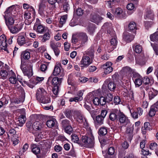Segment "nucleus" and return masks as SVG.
<instances>
[{
	"label": "nucleus",
	"instance_id": "f257e3e1",
	"mask_svg": "<svg viewBox=\"0 0 158 158\" xmlns=\"http://www.w3.org/2000/svg\"><path fill=\"white\" fill-rule=\"evenodd\" d=\"M109 118L112 121L118 120L120 124L125 125L130 122L127 117L119 109H112L109 114Z\"/></svg>",
	"mask_w": 158,
	"mask_h": 158
},
{
	"label": "nucleus",
	"instance_id": "f03ea898",
	"mask_svg": "<svg viewBox=\"0 0 158 158\" xmlns=\"http://www.w3.org/2000/svg\"><path fill=\"white\" fill-rule=\"evenodd\" d=\"M36 98L40 102L48 104L51 102V99L46 91L42 88H39L37 91Z\"/></svg>",
	"mask_w": 158,
	"mask_h": 158
},
{
	"label": "nucleus",
	"instance_id": "7ed1b4c3",
	"mask_svg": "<svg viewBox=\"0 0 158 158\" xmlns=\"http://www.w3.org/2000/svg\"><path fill=\"white\" fill-rule=\"evenodd\" d=\"M72 112H73L77 121L81 124L85 128H88V123L81 111L79 110H74L72 111Z\"/></svg>",
	"mask_w": 158,
	"mask_h": 158
},
{
	"label": "nucleus",
	"instance_id": "20e7f679",
	"mask_svg": "<svg viewBox=\"0 0 158 158\" xmlns=\"http://www.w3.org/2000/svg\"><path fill=\"white\" fill-rule=\"evenodd\" d=\"M32 130L35 131H38V132L34 133L35 136V141L36 142H38L40 139H42L43 137V136L42 135L39 131H41L42 126L41 123L38 121L35 122L32 125Z\"/></svg>",
	"mask_w": 158,
	"mask_h": 158
},
{
	"label": "nucleus",
	"instance_id": "39448f33",
	"mask_svg": "<svg viewBox=\"0 0 158 158\" xmlns=\"http://www.w3.org/2000/svg\"><path fill=\"white\" fill-rule=\"evenodd\" d=\"M90 132L91 133V130L90 129ZM81 140L82 142L84 143V145H85V146L91 148L94 146V138L91 133H90L89 137L86 135L82 136L81 138Z\"/></svg>",
	"mask_w": 158,
	"mask_h": 158
},
{
	"label": "nucleus",
	"instance_id": "423d86ee",
	"mask_svg": "<svg viewBox=\"0 0 158 158\" xmlns=\"http://www.w3.org/2000/svg\"><path fill=\"white\" fill-rule=\"evenodd\" d=\"M33 65L31 64H28L27 66L21 65V68L25 76H27L29 78L32 75Z\"/></svg>",
	"mask_w": 158,
	"mask_h": 158
},
{
	"label": "nucleus",
	"instance_id": "0eeeda50",
	"mask_svg": "<svg viewBox=\"0 0 158 158\" xmlns=\"http://www.w3.org/2000/svg\"><path fill=\"white\" fill-rule=\"evenodd\" d=\"M62 79V78H58L57 77H53V76L51 75L48 77L47 83L49 85L51 84L54 87H59L61 83Z\"/></svg>",
	"mask_w": 158,
	"mask_h": 158
},
{
	"label": "nucleus",
	"instance_id": "6e6552de",
	"mask_svg": "<svg viewBox=\"0 0 158 158\" xmlns=\"http://www.w3.org/2000/svg\"><path fill=\"white\" fill-rule=\"evenodd\" d=\"M114 31H113V35L112 36V38L110 41V45L106 47L108 50L109 52L112 51L116 48L118 43L117 37Z\"/></svg>",
	"mask_w": 158,
	"mask_h": 158
},
{
	"label": "nucleus",
	"instance_id": "1a4fd4ad",
	"mask_svg": "<svg viewBox=\"0 0 158 158\" xmlns=\"http://www.w3.org/2000/svg\"><path fill=\"white\" fill-rule=\"evenodd\" d=\"M93 62V60L91 58H89L88 56L84 55L80 61V66L82 68H86Z\"/></svg>",
	"mask_w": 158,
	"mask_h": 158
},
{
	"label": "nucleus",
	"instance_id": "9d476101",
	"mask_svg": "<svg viewBox=\"0 0 158 158\" xmlns=\"http://www.w3.org/2000/svg\"><path fill=\"white\" fill-rule=\"evenodd\" d=\"M112 13L115 16L121 18L125 17L127 15L133 13V10H112Z\"/></svg>",
	"mask_w": 158,
	"mask_h": 158
},
{
	"label": "nucleus",
	"instance_id": "9b49d317",
	"mask_svg": "<svg viewBox=\"0 0 158 158\" xmlns=\"http://www.w3.org/2000/svg\"><path fill=\"white\" fill-rule=\"evenodd\" d=\"M33 29L37 33L43 34L49 29L47 27L41 24H37L35 23L33 27Z\"/></svg>",
	"mask_w": 158,
	"mask_h": 158
},
{
	"label": "nucleus",
	"instance_id": "f8f14e48",
	"mask_svg": "<svg viewBox=\"0 0 158 158\" xmlns=\"http://www.w3.org/2000/svg\"><path fill=\"white\" fill-rule=\"evenodd\" d=\"M112 65V63L111 62L108 61L102 65L101 68L103 69L105 74H109L113 71Z\"/></svg>",
	"mask_w": 158,
	"mask_h": 158
},
{
	"label": "nucleus",
	"instance_id": "ddd939ff",
	"mask_svg": "<svg viewBox=\"0 0 158 158\" xmlns=\"http://www.w3.org/2000/svg\"><path fill=\"white\" fill-rule=\"evenodd\" d=\"M6 38L5 35H2L0 36V48L7 51Z\"/></svg>",
	"mask_w": 158,
	"mask_h": 158
},
{
	"label": "nucleus",
	"instance_id": "4468645a",
	"mask_svg": "<svg viewBox=\"0 0 158 158\" xmlns=\"http://www.w3.org/2000/svg\"><path fill=\"white\" fill-rule=\"evenodd\" d=\"M125 125H127L125 131L126 134L129 137L130 139L133 136L134 125L132 124L130 122L129 123H128Z\"/></svg>",
	"mask_w": 158,
	"mask_h": 158
},
{
	"label": "nucleus",
	"instance_id": "2eb2a0df",
	"mask_svg": "<svg viewBox=\"0 0 158 158\" xmlns=\"http://www.w3.org/2000/svg\"><path fill=\"white\" fill-rule=\"evenodd\" d=\"M5 67L3 65V68H4V69H1V70L0 72V76L1 78L4 79L7 78L9 75L10 76V71H8V66L6 64H5Z\"/></svg>",
	"mask_w": 158,
	"mask_h": 158
},
{
	"label": "nucleus",
	"instance_id": "dca6fc26",
	"mask_svg": "<svg viewBox=\"0 0 158 158\" xmlns=\"http://www.w3.org/2000/svg\"><path fill=\"white\" fill-rule=\"evenodd\" d=\"M23 25L21 23L17 24L14 26L9 27L10 32L13 34H16L19 32L22 28Z\"/></svg>",
	"mask_w": 158,
	"mask_h": 158
},
{
	"label": "nucleus",
	"instance_id": "f3484780",
	"mask_svg": "<svg viewBox=\"0 0 158 158\" xmlns=\"http://www.w3.org/2000/svg\"><path fill=\"white\" fill-rule=\"evenodd\" d=\"M78 40L81 41V44H84L88 40V36L84 32L79 33L77 35Z\"/></svg>",
	"mask_w": 158,
	"mask_h": 158
},
{
	"label": "nucleus",
	"instance_id": "a211bd4d",
	"mask_svg": "<svg viewBox=\"0 0 158 158\" xmlns=\"http://www.w3.org/2000/svg\"><path fill=\"white\" fill-rule=\"evenodd\" d=\"M158 111V103H156L151 106L148 114L150 117L153 116Z\"/></svg>",
	"mask_w": 158,
	"mask_h": 158
},
{
	"label": "nucleus",
	"instance_id": "6ab92c4d",
	"mask_svg": "<svg viewBox=\"0 0 158 158\" xmlns=\"http://www.w3.org/2000/svg\"><path fill=\"white\" fill-rule=\"evenodd\" d=\"M90 18L92 22L97 24L101 23L103 19L102 17L96 14H91Z\"/></svg>",
	"mask_w": 158,
	"mask_h": 158
},
{
	"label": "nucleus",
	"instance_id": "aec40b11",
	"mask_svg": "<svg viewBox=\"0 0 158 158\" xmlns=\"http://www.w3.org/2000/svg\"><path fill=\"white\" fill-rule=\"evenodd\" d=\"M45 32L43 35L40 36V38L42 39L41 41L43 42H45L49 40L51 37V32L49 29Z\"/></svg>",
	"mask_w": 158,
	"mask_h": 158
},
{
	"label": "nucleus",
	"instance_id": "412c9836",
	"mask_svg": "<svg viewBox=\"0 0 158 158\" xmlns=\"http://www.w3.org/2000/svg\"><path fill=\"white\" fill-rule=\"evenodd\" d=\"M31 148L32 152L35 154L37 155L38 158H40V157L37 155L40 152V149L37 144H33L31 145Z\"/></svg>",
	"mask_w": 158,
	"mask_h": 158
},
{
	"label": "nucleus",
	"instance_id": "4be33fe9",
	"mask_svg": "<svg viewBox=\"0 0 158 158\" xmlns=\"http://www.w3.org/2000/svg\"><path fill=\"white\" fill-rule=\"evenodd\" d=\"M134 38V35L130 33L126 32L124 33L123 39L127 42L129 43L132 41Z\"/></svg>",
	"mask_w": 158,
	"mask_h": 158
},
{
	"label": "nucleus",
	"instance_id": "5701e85b",
	"mask_svg": "<svg viewBox=\"0 0 158 158\" xmlns=\"http://www.w3.org/2000/svg\"><path fill=\"white\" fill-rule=\"evenodd\" d=\"M24 33L20 34L18 36L17 42L18 44L22 45L26 43V40L25 38Z\"/></svg>",
	"mask_w": 158,
	"mask_h": 158
},
{
	"label": "nucleus",
	"instance_id": "b1692460",
	"mask_svg": "<svg viewBox=\"0 0 158 158\" xmlns=\"http://www.w3.org/2000/svg\"><path fill=\"white\" fill-rule=\"evenodd\" d=\"M10 78L9 81L11 83L15 84L17 81V79L16 77V75L15 73L12 71H10Z\"/></svg>",
	"mask_w": 158,
	"mask_h": 158
},
{
	"label": "nucleus",
	"instance_id": "393cba45",
	"mask_svg": "<svg viewBox=\"0 0 158 158\" xmlns=\"http://www.w3.org/2000/svg\"><path fill=\"white\" fill-rule=\"evenodd\" d=\"M35 10H26L24 13L25 19H30L31 16L34 17L35 14Z\"/></svg>",
	"mask_w": 158,
	"mask_h": 158
},
{
	"label": "nucleus",
	"instance_id": "a878e982",
	"mask_svg": "<svg viewBox=\"0 0 158 158\" xmlns=\"http://www.w3.org/2000/svg\"><path fill=\"white\" fill-rule=\"evenodd\" d=\"M16 13V10H6L3 15L5 19L8 18L12 16H14V14Z\"/></svg>",
	"mask_w": 158,
	"mask_h": 158
},
{
	"label": "nucleus",
	"instance_id": "bb28decb",
	"mask_svg": "<svg viewBox=\"0 0 158 158\" xmlns=\"http://www.w3.org/2000/svg\"><path fill=\"white\" fill-rule=\"evenodd\" d=\"M67 19V15H65L60 17L59 20V26L60 27H62L64 24L65 23Z\"/></svg>",
	"mask_w": 158,
	"mask_h": 158
},
{
	"label": "nucleus",
	"instance_id": "cd10ccee",
	"mask_svg": "<svg viewBox=\"0 0 158 158\" xmlns=\"http://www.w3.org/2000/svg\"><path fill=\"white\" fill-rule=\"evenodd\" d=\"M86 28L88 32L90 34H92L95 31V25L93 23H89Z\"/></svg>",
	"mask_w": 158,
	"mask_h": 158
},
{
	"label": "nucleus",
	"instance_id": "c85d7f7f",
	"mask_svg": "<svg viewBox=\"0 0 158 158\" xmlns=\"http://www.w3.org/2000/svg\"><path fill=\"white\" fill-rule=\"evenodd\" d=\"M61 45V43L59 42L52 41H51L50 43V47L53 50L60 47Z\"/></svg>",
	"mask_w": 158,
	"mask_h": 158
},
{
	"label": "nucleus",
	"instance_id": "c756f323",
	"mask_svg": "<svg viewBox=\"0 0 158 158\" xmlns=\"http://www.w3.org/2000/svg\"><path fill=\"white\" fill-rule=\"evenodd\" d=\"M57 122L56 119H49L46 122V124L47 126L49 128L53 127L56 123Z\"/></svg>",
	"mask_w": 158,
	"mask_h": 158
},
{
	"label": "nucleus",
	"instance_id": "7c9ffc66",
	"mask_svg": "<svg viewBox=\"0 0 158 158\" xmlns=\"http://www.w3.org/2000/svg\"><path fill=\"white\" fill-rule=\"evenodd\" d=\"M86 55L89 56V58H91L93 60L94 57V50L93 49L90 48L88 49L86 52Z\"/></svg>",
	"mask_w": 158,
	"mask_h": 158
},
{
	"label": "nucleus",
	"instance_id": "2f4dec72",
	"mask_svg": "<svg viewBox=\"0 0 158 158\" xmlns=\"http://www.w3.org/2000/svg\"><path fill=\"white\" fill-rule=\"evenodd\" d=\"M18 119L19 122L18 125L20 127H22L25 122L26 117L24 115H21L19 116Z\"/></svg>",
	"mask_w": 158,
	"mask_h": 158
},
{
	"label": "nucleus",
	"instance_id": "473e14b6",
	"mask_svg": "<svg viewBox=\"0 0 158 158\" xmlns=\"http://www.w3.org/2000/svg\"><path fill=\"white\" fill-rule=\"evenodd\" d=\"M5 19L6 24L8 28L10 27L9 25H12L15 22V20L12 16Z\"/></svg>",
	"mask_w": 158,
	"mask_h": 158
},
{
	"label": "nucleus",
	"instance_id": "72a5a7b5",
	"mask_svg": "<svg viewBox=\"0 0 158 158\" xmlns=\"http://www.w3.org/2000/svg\"><path fill=\"white\" fill-rule=\"evenodd\" d=\"M61 73V70L60 67L58 65H56L55 68L52 74L54 76H57Z\"/></svg>",
	"mask_w": 158,
	"mask_h": 158
},
{
	"label": "nucleus",
	"instance_id": "f704fd0d",
	"mask_svg": "<svg viewBox=\"0 0 158 158\" xmlns=\"http://www.w3.org/2000/svg\"><path fill=\"white\" fill-rule=\"evenodd\" d=\"M136 24L134 22H130L128 25L129 30L131 31L135 32L136 30Z\"/></svg>",
	"mask_w": 158,
	"mask_h": 158
},
{
	"label": "nucleus",
	"instance_id": "c9c22d12",
	"mask_svg": "<svg viewBox=\"0 0 158 158\" xmlns=\"http://www.w3.org/2000/svg\"><path fill=\"white\" fill-rule=\"evenodd\" d=\"M133 80H134V83L136 86L139 87L142 83V79L141 77L134 78V79H133Z\"/></svg>",
	"mask_w": 158,
	"mask_h": 158
},
{
	"label": "nucleus",
	"instance_id": "e433bc0d",
	"mask_svg": "<svg viewBox=\"0 0 158 158\" xmlns=\"http://www.w3.org/2000/svg\"><path fill=\"white\" fill-rule=\"evenodd\" d=\"M10 99V97L8 95H5L0 100L3 106L7 104Z\"/></svg>",
	"mask_w": 158,
	"mask_h": 158
},
{
	"label": "nucleus",
	"instance_id": "4c0bfd02",
	"mask_svg": "<svg viewBox=\"0 0 158 158\" xmlns=\"http://www.w3.org/2000/svg\"><path fill=\"white\" fill-rule=\"evenodd\" d=\"M116 87V85L114 82L113 81H109L108 84V87L111 91H114Z\"/></svg>",
	"mask_w": 158,
	"mask_h": 158
},
{
	"label": "nucleus",
	"instance_id": "58836bf2",
	"mask_svg": "<svg viewBox=\"0 0 158 158\" xmlns=\"http://www.w3.org/2000/svg\"><path fill=\"white\" fill-rule=\"evenodd\" d=\"M115 152V149L114 147H110L108 148V155L105 156V158H112L110 157V155H113Z\"/></svg>",
	"mask_w": 158,
	"mask_h": 158
},
{
	"label": "nucleus",
	"instance_id": "ea45409f",
	"mask_svg": "<svg viewBox=\"0 0 158 158\" xmlns=\"http://www.w3.org/2000/svg\"><path fill=\"white\" fill-rule=\"evenodd\" d=\"M21 57L25 59L28 60L30 57V53L26 51L23 52L21 53Z\"/></svg>",
	"mask_w": 158,
	"mask_h": 158
},
{
	"label": "nucleus",
	"instance_id": "a19ab883",
	"mask_svg": "<svg viewBox=\"0 0 158 158\" xmlns=\"http://www.w3.org/2000/svg\"><path fill=\"white\" fill-rule=\"evenodd\" d=\"M150 39L152 41H158V32H156L150 35Z\"/></svg>",
	"mask_w": 158,
	"mask_h": 158
},
{
	"label": "nucleus",
	"instance_id": "79ce46f5",
	"mask_svg": "<svg viewBox=\"0 0 158 158\" xmlns=\"http://www.w3.org/2000/svg\"><path fill=\"white\" fill-rule=\"evenodd\" d=\"M145 18L153 20V15L151 11V10H148L146 13V14L144 16Z\"/></svg>",
	"mask_w": 158,
	"mask_h": 158
},
{
	"label": "nucleus",
	"instance_id": "37998d69",
	"mask_svg": "<svg viewBox=\"0 0 158 158\" xmlns=\"http://www.w3.org/2000/svg\"><path fill=\"white\" fill-rule=\"evenodd\" d=\"M123 71L127 74H131L132 72V70L131 68L128 66L124 67L122 69Z\"/></svg>",
	"mask_w": 158,
	"mask_h": 158
},
{
	"label": "nucleus",
	"instance_id": "c03bdc74",
	"mask_svg": "<svg viewBox=\"0 0 158 158\" xmlns=\"http://www.w3.org/2000/svg\"><path fill=\"white\" fill-rule=\"evenodd\" d=\"M107 133V129L106 127H101L99 130V133L102 135H106Z\"/></svg>",
	"mask_w": 158,
	"mask_h": 158
},
{
	"label": "nucleus",
	"instance_id": "a18cd8bd",
	"mask_svg": "<svg viewBox=\"0 0 158 158\" xmlns=\"http://www.w3.org/2000/svg\"><path fill=\"white\" fill-rule=\"evenodd\" d=\"M22 8V6H20L18 5H12L7 8L6 10H19L20 9Z\"/></svg>",
	"mask_w": 158,
	"mask_h": 158
},
{
	"label": "nucleus",
	"instance_id": "49530a36",
	"mask_svg": "<svg viewBox=\"0 0 158 158\" xmlns=\"http://www.w3.org/2000/svg\"><path fill=\"white\" fill-rule=\"evenodd\" d=\"M149 99L150 100L153 98L156 95V91L153 89V91H150L148 93Z\"/></svg>",
	"mask_w": 158,
	"mask_h": 158
},
{
	"label": "nucleus",
	"instance_id": "de8ad7c7",
	"mask_svg": "<svg viewBox=\"0 0 158 158\" xmlns=\"http://www.w3.org/2000/svg\"><path fill=\"white\" fill-rule=\"evenodd\" d=\"M134 46V50L137 53H140L142 52V47L140 45H136Z\"/></svg>",
	"mask_w": 158,
	"mask_h": 158
},
{
	"label": "nucleus",
	"instance_id": "09e8293b",
	"mask_svg": "<svg viewBox=\"0 0 158 158\" xmlns=\"http://www.w3.org/2000/svg\"><path fill=\"white\" fill-rule=\"evenodd\" d=\"M104 118L102 116L98 115L96 117V120L98 124L99 125H102L103 123Z\"/></svg>",
	"mask_w": 158,
	"mask_h": 158
},
{
	"label": "nucleus",
	"instance_id": "8fccbe9b",
	"mask_svg": "<svg viewBox=\"0 0 158 158\" xmlns=\"http://www.w3.org/2000/svg\"><path fill=\"white\" fill-rule=\"evenodd\" d=\"M64 129L65 132L69 135H70L73 131V129L71 125L64 128Z\"/></svg>",
	"mask_w": 158,
	"mask_h": 158
},
{
	"label": "nucleus",
	"instance_id": "3c124183",
	"mask_svg": "<svg viewBox=\"0 0 158 158\" xmlns=\"http://www.w3.org/2000/svg\"><path fill=\"white\" fill-rule=\"evenodd\" d=\"M71 136L72 140L73 142L79 143V139L77 135H72Z\"/></svg>",
	"mask_w": 158,
	"mask_h": 158
},
{
	"label": "nucleus",
	"instance_id": "603ef678",
	"mask_svg": "<svg viewBox=\"0 0 158 158\" xmlns=\"http://www.w3.org/2000/svg\"><path fill=\"white\" fill-rule=\"evenodd\" d=\"M141 88L144 89L148 93L150 91H153V88H151L148 85L143 84Z\"/></svg>",
	"mask_w": 158,
	"mask_h": 158
},
{
	"label": "nucleus",
	"instance_id": "864d4df0",
	"mask_svg": "<svg viewBox=\"0 0 158 158\" xmlns=\"http://www.w3.org/2000/svg\"><path fill=\"white\" fill-rule=\"evenodd\" d=\"M61 123L62 127L64 128L70 126L69 121L67 119L63 120L62 121Z\"/></svg>",
	"mask_w": 158,
	"mask_h": 158
},
{
	"label": "nucleus",
	"instance_id": "5fc2aeb1",
	"mask_svg": "<svg viewBox=\"0 0 158 158\" xmlns=\"http://www.w3.org/2000/svg\"><path fill=\"white\" fill-rule=\"evenodd\" d=\"M105 98L107 102L109 103L112 100L113 97L112 94L109 93L107 94Z\"/></svg>",
	"mask_w": 158,
	"mask_h": 158
},
{
	"label": "nucleus",
	"instance_id": "6e6d98bb",
	"mask_svg": "<svg viewBox=\"0 0 158 158\" xmlns=\"http://www.w3.org/2000/svg\"><path fill=\"white\" fill-rule=\"evenodd\" d=\"M99 101L100 105L102 106L105 105L107 102L105 98L102 96L100 97L99 98Z\"/></svg>",
	"mask_w": 158,
	"mask_h": 158
},
{
	"label": "nucleus",
	"instance_id": "4d7b16f0",
	"mask_svg": "<svg viewBox=\"0 0 158 158\" xmlns=\"http://www.w3.org/2000/svg\"><path fill=\"white\" fill-rule=\"evenodd\" d=\"M67 155L73 157H76V155L74 149H71L68 153Z\"/></svg>",
	"mask_w": 158,
	"mask_h": 158
},
{
	"label": "nucleus",
	"instance_id": "13d9d810",
	"mask_svg": "<svg viewBox=\"0 0 158 158\" xmlns=\"http://www.w3.org/2000/svg\"><path fill=\"white\" fill-rule=\"evenodd\" d=\"M23 8L24 9H28L30 10L32 9V10H35V9L33 7L31 6H30L29 5L26 3H24L23 5Z\"/></svg>",
	"mask_w": 158,
	"mask_h": 158
},
{
	"label": "nucleus",
	"instance_id": "bf43d9fd",
	"mask_svg": "<svg viewBox=\"0 0 158 158\" xmlns=\"http://www.w3.org/2000/svg\"><path fill=\"white\" fill-rule=\"evenodd\" d=\"M38 11L39 13L41 16L47 17L48 15L47 10H38Z\"/></svg>",
	"mask_w": 158,
	"mask_h": 158
},
{
	"label": "nucleus",
	"instance_id": "052dcab7",
	"mask_svg": "<svg viewBox=\"0 0 158 158\" xmlns=\"http://www.w3.org/2000/svg\"><path fill=\"white\" fill-rule=\"evenodd\" d=\"M23 99H21L20 98H16L11 101V103H14L15 104H18L21 102H23Z\"/></svg>",
	"mask_w": 158,
	"mask_h": 158
},
{
	"label": "nucleus",
	"instance_id": "680f3d73",
	"mask_svg": "<svg viewBox=\"0 0 158 158\" xmlns=\"http://www.w3.org/2000/svg\"><path fill=\"white\" fill-rule=\"evenodd\" d=\"M11 141L13 142V144L14 146L17 144L19 142V139L17 138H15V137H12Z\"/></svg>",
	"mask_w": 158,
	"mask_h": 158
},
{
	"label": "nucleus",
	"instance_id": "e2e57ef3",
	"mask_svg": "<svg viewBox=\"0 0 158 158\" xmlns=\"http://www.w3.org/2000/svg\"><path fill=\"white\" fill-rule=\"evenodd\" d=\"M84 90H80L78 93L77 97L81 101L83 99L82 95L83 94Z\"/></svg>",
	"mask_w": 158,
	"mask_h": 158
},
{
	"label": "nucleus",
	"instance_id": "0e129e2a",
	"mask_svg": "<svg viewBox=\"0 0 158 158\" xmlns=\"http://www.w3.org/2000/svg\"><path fill=\"white\" fill-rule=\"evenodd\" d=\"M65 114L67 118H69L72 114V111L69 109L66 110L65 111Z\"/></svg>",
	"mask_w": 158,
	"mask_h": 158
},
{
	"label": "nucleus",
	"instance_id": "69168bd1",
	"mask_svg": "<svg viewBox=\"0 0 158 158\" xmlns=\"http://www.w3.org/2000/svg\"><path fill=\"white\" fill-rule=\"evenodd\" d=\"M157 147V144L155 142L151 143L150 145V148L152 150L156 149Z\"/></svg>",
	"mask_w": 158,
	"mask_h": 158
},
{
	"label": "nucleus",
	"instance_id": "338daca9",
	"mask_svg": "<svg viewBox=\"0 0 158 158\" xmlns=\"http://www.w3.org/2000/svg\"><path fill=\"white\" fill-rule=\"evenodd\" d=\"M69 101L70 102H78L79 101H81V100L77 96L74 98H70L69 100Z\"/></svg>",
	"mask_w": 158,
	"mask_h": 158
},
{
	"label": "nucleus",
	"instance_id": "774afa93",
	"mask_svg": "<svg viewBox=\"0 0 158 158\" xmlns=\"http://www.w3.org/2000/svg\"><path fill=\"white\" fill-rule=\"evenodd\" d=\"M93 103L95 105H100L99 98L96 97L94 98L93 100Z\"/></svg>",
	"mask_w": 158,
	"mask_h": 158
}]
</instances>
